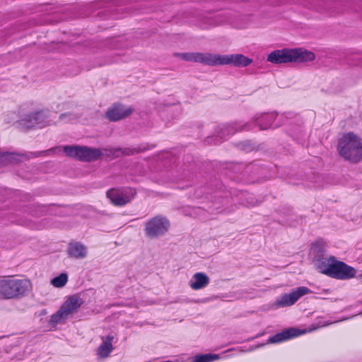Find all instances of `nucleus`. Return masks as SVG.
I'll use <instances>...</instances> for the list:
<instances>
[{
  "label": "nucleus",
  "instance_id": "obj_1",
  "mask_svg": "<svg viewBox=\"0 0 362 362\" xmlns=\"http://www.w3.org/2000/svg\"><path fill=\"white\" fill-rule=\"evenodd\" d=\"M338 151L344 159L358 163L362 159V139L352 133L344 135L339 140Z\"/></svg>",
  "mask_w": 362,
  "mask_h": 362
},
{
  "label": "nucleus",
  "instance_id": "obj_2",
  "mask_svg": "<svg viewBox=\"0 0 362 362\" xmlns=\"http://www.w3.org/2000/svg\"><path fill=\"white\" fill-rule=\"evenodd\" d=\"M31 287L30 281L25 279H0V293L5 298H13L24 295L31 289Z\"/></svg>",
  "mask_w": 362,
  "mask_h": 362
},
{
  "label": "nucleus",
  "instance_id": "obj_3",
  "mask_svg": "<svg viewBox=\"0 0 362 362\" xmlns=\"http://www.w3.org/2000/svg\"><path fill=\"white\" fill-rule=\"evenodd\" d=\"M83 303V300L77 295L69 297L60 309L52 315L50 322L57 324L65 321L78 310Z\"/></svg>",
  "mask_w": 362,
  "mask_h": 362
},
{
  "label": "nucleus",
  "instance_id": "obj_4",
  "mask_svg": "<svg viewBox=\"0 0 362 362\" xmlns=\"http://www.w3.org/2000/svg\"><path fill=\"white\" fill-rule=\"evenodd\" d=\"M64 151L67 156L85 162L97 160L102 156L100 149L87 146H65Z\"/></svg>",
  "mask_w": 362,
  "mask_h": 362
},
{
  "label": "nucleus",
  "instance_id": "obj_5",
  "mask_svg": "<svg viewBox=\"0 0 362 362\" xmlns=\"http://www.w3.org/2000/svg\"><path fill=\"white\" fill-rule=\"evenodd\" d=\"M136 190L133 188H112L107 191V197L111 203L117 206H124L129 203L136 195Z\"/></svg>",
  "mask_w": 362,
  "mask_h": 362
},
{
  "label": "nucleus",
  "instance_id": "obj_6",
  "mask_svg": "<svg viewBox=\"0 0 362 362\" xmlns=\"http://www.w3.org/2000/svg\"><path fill=\"white\" fill-rule=\"evenodd\" d=\"M48 115L46 111H39L27 115L18 122V127L22 131H28L36 126L40 127L49 124L47 121Z\"/></svg>",
  "mask_w": 362,
  "mask_h": 362
},
{
  "label": "nucleus",
  "instance_id": "obj_7",
  "mask_svg": "<svg viewBox=\"0 0 362 362\" xmlns=\"http://www.w3.org/2000/svg\"><path fill=\"white\" fill-rule=\"evenodd\" d=\"M168 227L169 222L166 218L156 216L146 223L145 231L147 236L154 238L165 233Z\"/></svg>",
  "mask_w": 362,
  "mask_h": 362
},
{
  "label": "nucleus",
  "instance_id": "obj_8",
  "mask_svg": "<svg viewBox=\"0 0 362 362\" xmlns=\"http://www.w3.org/2000/svg\"><path fill=\"white\" fill-rule=\"evenodd\" d=\"M213 66L233 64L235 66H247L252 62V59L243 54L218 55L214 54Z\"/></svg>",
  "mask_w": 362,
  "mask_h": 362
},
{
  "label": "nucleus",
  "instance_id": "obj_9",
  "mask_svg": "<svg viewBox=\"0 0 362 362\" xmlns=\"http://www.w3.org/2000/svg\"><path fill=\"white\" fill-rule=\"evenodd\" d=\"M310 292L307 287L301 286L292 291L290 293H284L276 301L278 307H288L293 305L300 297Z\"/></svg>",
  "mask_w": 362,
  "mask_h": 362
},
{
  "label": "nucleus",
  "instance_id": "obj_10",
  "mask_svg": "<svg viewBox=\"0 0 362 362\" xmlns=\"http://www.w3.org/2000/svg\"><path fill=\"white\" fill-rule=\"evenodd\" d=\"M332 269L329 276L337 279H349L354 277L356 273L354 267L337 259Z\"/></svg>",
  "mask_w": 362,
  "mask_h": 362
},
{
  "label": "nucleus",
  "instance_id": "obj_11",
  "mask_svg": "<svg viewBox=\"0 0 362 362\" xmlns=\"http://www.w3.org/2000/svg\"><path fill=\"white\" fill-rule=\"evenodd\" d=\"M133 112L134 109L131 107H127L120 103H115L108 108L105 115L110 121L116 122L129 117Z\"/></svg>",
  "mask_w": 362,
  "mask_h": 362
},
{
  "label": "nucleus",
  "instance_id": "obj_12",
  "mask_svg": "<svg viewBox=\"0 0 362 362\" xmlns=\"http://www.w3.org/2000/svg\"><path fill=\"white\" fill-rule=\"evenodd\" d=\"M182 59L187 62H199L213 66L214 54L211 53H182L177 54Z\"/></svg>",
  "mask_w": 362,
  "mask_h": 362
},
{
  "label": "nucleus",
  "instance_id": "obj_13",
  "mask_svg": "<svg viewBox=\"0 0 362 362\" xmlns=\"http://www.w3.org/2000/svg\"><path fill=\"white\" fill-rule=\"evenodd\" d=\"M267 61L276 64L292 63L291 49L274 50L268 55Z\"/></svg>",
  "mask_w": 362,
  "mask_h": 362
},
{
  "label": "nucleus",
  "instance_id": "obj_14",
  "mask_svg": "<svg viewBox=\"0 0 362 362\" xmlns=\"http://www.w3.org/2000/svg\"><path fill=\"white\" fill-rule=\"evenodd\" d=\"M336 259L334 257H324L322 254H317L314 258L315 265L320 272L329 276V271L332 270Z\"/></svg>",
  "mask_w": 362,
  "mask_h": 362
},
{
  "label": "nucleus",
  "instance_id": "obj_15",
  "mask_svg": "<svg viewBox=\"0 0 362 362\" xmlns=\"http://www.w3.org/2000/svg\"><path fill=\"white\" fill-rule=\"evenodd\" d=\"M315 59V54L304 48L291 49L292 63H305L312 62Z\"/></svg>",
  "mask_w": 362,
  "mask_h": 362
},
{
  "label": "nucleus",
  "instance_id": "obj_16",
  "mask_svg": "<svg viewBox=\"0 0 362 362\" xmlns=\"http://www.w3.org/2000/svg\"><path fill=\"white\" fill-rule=\"evenodd\" d=\"M305 333L304 331L300 330L296 328H289L283 330L281 332L278 333L269 339L270 343H279L293 337H298Z\"/></svg>",
  "mask_w": 362,
  "mask_h": 362
},
{
  "label": "nucleus",
  "instance_id": "obj_17",
  "mask_svg": "<svg viewBox=\"0 0 362 362\" xmlns=\"http://www.w3.org/2000/svg\"><path fill=\"white\" fill-rule=\"evenodd\" d=\"M113 335L109 334L106 337H101L102 344L97 349V356L100 358H107L113 350L112 341Z\"/></svg>",
  "mask_w": 362,
  "mask_h": 362
},
{
  "label": "nucleus",
  "instance_id": "obj_18",
  "mask_svg": "<svg viewBox=\"0 0 362 362\" xmlns=\"http://www.w3.org/2000/svg\"><path fill=\"white\" fill-rule=\"evenodd\" d=\"M67 254L73 258L83 259L87 255V248L79 242H71L68 245Z\"/></svg>",
  "mask_w": 362,
  "mask_h": 362
},
{
  "label": "nucleus",
  "instance_id": "obj_19",
  "mask_svg": "<svg viewBox=\"0 0 362 362\" xmlns=\"http://www.w3.org/2000/svg\"><path fill=\"white\" fill-rule=\"evenodd\" d=\"M209 283V278L204 273L199 272L194 274L189 282L190 287L199 290L206 287Z\"/></svg>",
  "mask_w": 362,
  "mask_h": 362
},
{
  "label": "nucleus",
  "instance_id": "obj_20",
  "mask_svg": "<svg viewBox=\"0 0 362 362\" xmlns=\"http://www.w3.org/2000/svg\"><path fill=\"white\" fill-rule=\"evenodd\" d=\"M106 151H110V154L112 155L113 156L118 158L119 156H132L135 153H139L141 151V150L139 148H110V150L106 149Z\"/></svg>",
  "mask_w": 362,
  "mask_h": 362
},
{
  "label": "nucleus",
  "instance_id": "obj_21",
  "mask_svg": "<svg viewBox=\"0 0 362 362\" xmlns=\"http://www.w3.org/2000/svg\"><path fill=\"white\" fill-rule=\"evenodd\" d=\"M275 119L274 114L264 115L257 121V124L259 126L260 129H267L272 126L273 121Z\"/></svg>",
  "mask_w": 362,
  "mask_h": 362
},
{
  "label": "nucleus",
  "instance_id": "obj_22",
  "mask_svg": "<svg viewBox=\"0 0 362 362\" xmlns=\"http://www.w3.org/2000/svg\"><path fill=\"white\" fill-rule=\"evenodd\" d=\"M298 3H303L306 6H310L317 10L325 8L324 0H297Z\"/></svg>",
  "mask_w": 362,
  "mask_h": 362
},
{
  "label": "nucleus",
  "instance_id": "obj_23",
  "mask_svg": "<svg viewBox=\"0 0 362 362\" xmlns=\"http://www.w3.org/2000/svg\"><path fill=\"white\" fill-rule=\"evenodd\" d=\"M67 281V274L62 273L59 276L52 279L51 283L54 287L60 288L64 286L66 284Z\"/></svg>",
  "mask_w": 362,
  "mask_h": 362
},
{
  "label": "nucleus",
  "instance_id": "obj_24",
  "mask_svg": "<svg viewBox=\"0 0 362 362\" xmlns=\"http://www.w3.org/2000/svg\"><path fill=\"white\" fill-rule=\"evenodd\" d=\"M235 131L231 127L226 126L223 129H221V132H219V136L222 137L226 134H233Z\"/></svg>",
  "mask_w": 362,
  "mask_h": 362
},
{
  "label": "nucleus",
  "instance_id": "obj_25",
  "mask_svg": "<svg viewBox=\"0 0 362 362\" xmlns=\"http://www.w3.org/2000/svg\"><path fill=\"white\" fill-rule=\"evenodd\" d=\"M313 250L316 253H321L322 252L323 246L322 244L316 243L315 245H313Z\"/></svg>",
  "mask_w": 362,
  "mask_h": 362
},
{
  "label": "nucleus",
  "instance_id": "obj_26",
  "mask_svg": "<svg viewBox=\"0 0 362 362\" xmlns=\"http://www.w3.org/2000/svg\"><path fill=\"white\" fill-rule=\"evenodd\" d=\"M6 158L9 160H11L13 158V154H11V153H7L6 155Z\"/></svg>",
  "mask_w": 362,
  "mask_h": 362
},
{
  "label": "nucleus",
  "instance_id": "obj_27",
  "mask_svg": "<svg viewBox=\"0 0 362 362\" xmlns=\"http://www.w3.org/2000/svg\"><path fill=\"white\" fill-rule=\"evenodd\" d=\"M54 151V148H50L48 151L41 152V153H45L51 152V151Z\"/></svg>",
  "mask_w": 362,
  "mask_h": 362
},
{
  "label": "nucleus",
  "instance_id": "obj_28",
  "mask_svg": "<svg viewBox=\"0 0 362 362\" xmlns=\"http://www.w3.org/2000/svg\"><path fill=\"white\" fill-rule=\"evenodd\" d=\"M66 116H67V115H66V114H62V115H60L59 118H60L61 119H63L64 117H66Z\"/></svg>",
  "mask_w": 362,
  "mask_h": 362
}]
</instances>
